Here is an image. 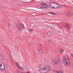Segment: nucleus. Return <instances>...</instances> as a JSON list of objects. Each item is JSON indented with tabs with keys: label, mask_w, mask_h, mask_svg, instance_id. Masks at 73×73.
<instances>
[{
	"label": "nucleus",
	"mask_w": 73,
	"mask_h": 73,
	"mask_svg": "<svg viewBox=\"0 0 73 73\" xmlns=\"http://www.w3.org/2000/svg\"><path fill=\"white\" fill-rule=\"evenodd\" d=\"M60 63V61L59 59H56L55 58L52 59L51 60V63L54 65H58Z\"/></svg>",
	"instance_id": "obj_3"
},
{
	"label": "nucleus",
	"mask_w": 73,
	"mask_h": 73,
	"mask_svg": "<svg viewBox=\"0 0 73 73\" xmlns=\"http://www.w3.org/2000/svg\"><path fill=\"white\" fill-rule=\"evenodd\" d=\"M9 70L8 71H6V73H9Z\"/></svg>",
	"instance_id": "obj_26"
},
{
	"label": "nucleus",
	"mask_w": 73,
	"mask_h": 73,
	"mask_svg": "<svg viewBox=\"0 0 73 73\" xmlns=\"http://www.w3.org/2000/svg\"><path fill=\"white\" fill-rule=\"evenodd\" d=\"M21 27H23L24 28V25L22 24H21Z\"/></svg>",
	"instance_id": "obj_22"
},
{
	"label": "nucleus",
	"mask_w": 73,
	"mask_h": 73,
	"mask_svg": "<svg viewBox=\"0 0 73 73\" xmlns=\"http://www.w3.org/2000/svg\"><path fill=\"white\" fill-rule=\"evenodd\" d=\"M64 49H63V48H62L60 49V53H61V54H62V53H63V52H64Z\"/></svg>",
	"instance_id": "obj_15"
},
{
	"label": "nucleus",
	"mask_w": 73,
	"mask_h": 73,
	"mask_svg": "<svg viewBox=\"0 0 73 73\" xmlns=\"http://www.w3.org/2000/svg\"><path fill=\"white\" fill-rule=\"evenodd\" d=\"M51 13H52V15H55V14L53 12H51Z\"/></svg>",
	"instance_id": "obj_25"
},
{
	"label": "nucleus",
	"mask_w": 73,
	"mask_h": 73,
	"mask_svg": "<svg viewBox=\"0 0 73 73\" xmlns=\"http://www.w3.org/2000/svg\"><path fill=\"white\" fill-rule=\"evenodd\" d=\"M44 64H40L38 66V69L39 72L41 73H46L48 72L49 70H51V68H49L48 67H44Z\"/></svg>",
	"instance_id": "obj_1"
},
{
	"label": "nucleus",
	"mask_w": 73,
	"mask_h": 73,
	"mask_svg": "<svg viewBox=\"0 0 73 73\" xmlns=\"http://www.w3.org/2000/svg\"><path fill=\"white\" fill-rule=\"evenodd\" d=\"M33 31V30L32 29H29V32H32Z\"/></svg>",
	"instance_id": "obj_17"
},
{
	"label": "nucleus",
	"mask_w": 73,
	"mask_h": 73,
	"mask_svg": "<svg viewBox=\"0 0 73 73\" xmlns=\"http://www.w3.org/2000/svg\"><path fill=\"white\" fill-rule=\"evenodd\" d=\"M19 68L20 69V70H23V67H19Z\"/></svg>",
	"instance_id": "obj_19"
},
{
	"label": "nucleus",
	"mask_w": 73,
	"mask_h": 73,
	"mask_svg": "<svg viewBox=\"0 0 73 73\" xmlns=\"http://www.w3.org/2000/svg\"><path fill=\"white\" fill-rule=\"evenodd\" d=\"M41 5H42V7H43V6L44 5V3H42L41 4Z\"/></svg>",
	"instance_id": "obj_24"
},
{
	"label": "nucleus",
	"mask_w": 73,
	"mask_h": 73,
	"mask_svg": "<svg viewBox=\"0 0 73 73\" xmlns=\"http://www.w3.org/2000/svg\"><path fill=\"white\" fill-rule=\"evenodd\" d=\"M58 6H59V5L57 4V3H54V8H57L58 7Z\"/></svg>",
	"instance_id": "obj_8"
},
{
	"label": "nucleus",
	"mask_w": 73,
	"mask_h": 73,
	"mask_svg": "<svg viewBox=\"0 0 73 73\" xmlns=\"http://www.w3.org/2000/svg\"><path fill=\"white\" fill-rule=\"evenodd\" d=\"M41 46H42V45L41 44H39V46L40 47H41Z\"/></svg>",
	"instance_id": "obj_28"
},
{
	"label": "nucleus",
	"mask_w": 73,
	"mask_h": 73,
	"mask_svg": "<svg viewBox=\"0 0 73 73\" xmlns=\"http://www.w3.org/2000/svg\"><path fill=\"white\" fill-rule=\"evenodd\" d=\"M9 24L8 25L9 27V26L10 25V23H9Z\"/></svg>",
	"instance_id": "obj_31"
},
{
	"label": "nucleus",
	"mask_w": 73,
	"mask_h": 73,
	"mask_svg": "<svg viewBox=\"0 0 73 73\" xmlns=\"http://www.w3.org/2000/svg\"><path fill=\"white\" fill-rule=\"evenodd\" d=\"M54 3H51L49 5V7L50 8H54Z\"/></svg>",
	"instance_id": "obj_7"
},
{
	"label": "nucleus",
	"mask_w": 73,
	"mask_h": 73,
	"mask_svg": "<svg viewBox=\"0 0 73 73\" xmlns=\"http://www.w3.org/2000/svg\"><path fill=\"white\" fill-rule=\"evenodd\" d=\"M61 7H62L61 5H59L58 7H59V8Z\"/></svg>",
	"instance_id": "obj_27"
},
{
	"label": "nucleus",
	"mask_w": 73,
	"mask_h": 73,
	"mask_svg": "<svg viewBox=\"0 0 73 73\" xmlns=\"http://www.w3.org/2000/svg\"><path fill=\"white\" fill-rule=\"evenodd\" d=\"M30 2H31L29 1V2H24V3H30Z\"/></svg>",
	"instance_id": "obj_29"
},
{
	"label": "nucleus",
	"mask_w": 73,
	"mask_h": 73,
	"mask_svg": "<svg viewBox=\"0 0 73 73\" xmlns=\"http://www.w3.org/2000/svg\"><path fill=\"white\" fill-rule=\"evenodd\" d=\"M73 13L71 12H68L67 13V15L68 16H71V15H73Z\"/></svg>",
	"instance_id": "obj_9"
},
{
	"label": "nucleus",
	"mask_w": 73,
	"mask_h": 73,
	"mask_svg": "<svg viewBox=\"0 0 73 73\" xmlns=\"http://www.w3.org/2000/svg\"><path fill=\"white\" fill-rule=\"evenodd\" d=\"M48 42H50L51 41V40L50 39H48L47 40Z\"/></svg>",
	"instance_id": "obj_23"
},
{
	"label": "nucleus",
	"mask_w": 73,
	"mask_h": 73,
	"mask_svg": "<svg viewBox=\"0 0 73 73\" xmlns=\"http://www.w3.org/2000/svg\"><path fill=\"white\" fill-rule=\"evenodd\" d=\"M5 68L4 66H2V65H1V66L0 68V70H4Z\"/></svg>",
	"instance_id": "obj_12"
},
{
	"label": "nucleus",
	"mask_w": 73,
	"mask_h": 73,
	"mask_svg": "<svg viewBox=\"0 0 73 73\" xmlns=\"http://www.w3.org/2000/svg\"><path fill=\"white\" fill-rule=\"evenodd\" d=\"M37 51L38 52V54L40 55V54H41L42 53V50L41 49V48H38L37 50Z\"/></svg>",
	"instance_id": "obj_5"
},
{
	"label": "nucleus",
	"mask_w": 73,
	"mask_h": 73,
	"mask_svg": "<svg viewBox=\"0 0 73 73\" xmlns=\"http://www.w3.org/2000/svg\"><path fill=\"white\" fill-rule=\"evenodd\" d=\"M3 60H4V58L2 56H0V60L2 61Z\"/></svg>",
	"instance_id": "obj_14"
},
{
	"label": "nucleus",
	"mask_w": 73,
	"mask_h": 73,
	"mask_svg": "<svg viewBox=\"0 0 73 73\" xmlns=\"http://www.w3.org/2000/svg\"><path fill=\"white\" fill-rule=\"evenodd\" d=\"M63 62L66 66H69V61L68 59V58L67 56H66L63 58Z\"/></svg>",
	"instance_id": "obj_2"
},
{
	"label": "nucleus",
	"mask_w": 73,
	"mask_h": 73,
	"mask_svg": "<svg viewBox=\"0 0 73 73\" xmlns=\"http://www.w3.org/2000/svg\"><path fill=\"white\" fill-rule=\"evenodd\" d=\"M36 8L38 9H42V8H43V7H36Z\"/></svg>",
	"instance_id": "obj_20"
},
{
	"label": "nucleus",
	"mask_w": 73,
	"mask_h": 73,
	"mask_svg": "<svg viewBox=\"0 0 73 73\" xmlns=\"http://www.w3.org/2000/svg\"><path fill=\"white\" fill-rule=\"evenodd\" d=\"M56 73H64V70H59L56 71Z\"/></svg>",
	"instance_id": "obj_11"
},
{
	"label": "nucleus",
	"mask_w": 73,
	"mask_h": 73,
	"mask_svg": "<svg viewBox=\"0 0 73 73\" xmlns=\"http://www.w3.org/2000/svg\"><path fill=\"white\" fill-rule=\"evenodd\" d=\"M3 67H4V70H5V71H8L9 70V69H8V67H7V65L6 64H3Z\"/></svg>",
	"instance_id": "obj_6"
},
{
	"label": "nucleus",
	"mask_w": 73,
	"mask_h": 73,
	"mask_svg": "<svg viewBox=\"0 0 73 73\" xmlns=\"http://www.w3.org/2000/svg\"><path fill=\"white\" fill-rule=\"evenodd\" d=\"M71 56L72 57H73V54H71Z\"/></svg>",
	"instance_id": "obj_30"
},
{
	"label": "nucleus",
	"mask_w": 73,
	"mask_h": 73,
	"mask_svg": "<svg viewBox=\"0 0 73 73\" xmlns=\"http://www.w3.org/2000/svg\"><path fill=\"white\" fill-rule=\"evenodd\" d=\"M18 30H21V29L20 27H18Z\"/></svg>",
	"instance_id": "obj_21"
},
{
	"label": "nucleus",
	"mask_w": 73,
	"mask_h": 73,
	"mask_svg": "<svg viewBox=\"0 0 73 73\" xmlns=\"http://www.w3.org/2000/svg\"><path fill=\"white\" fill-rule=\"evenodd\" d=\"M69 25V24L67 23H65L64 25V27H68L67 28L69 30H70L71 29V26Z\"/></svg>",
	"instance_id": "obj_4"
},
{
	"label": "nucleus",
	"mask_w": 73,
	"mask_h": 73,
	"mask_svg": "<svg viewBox=\"0 0 73 73\" xmlns=\"http://www.w3.org/2000/svg\"><path fill=\"white\" fill-rule=\"evenodd\" d=\"M20 27V24H17L16 25L17 28H19V27Z\"/></svg>",
	"instance_id": "obj_16"
},
{
	"label": "nucleus",
	"mask_w": 73,
	"mask_h": 73,
	"mask_svg": "<svg viewBox=\"0 0 73 73\" xmlns=\"http://www.w3.org/2000/svg\"><path fill=\"white\" fill-rule=\"evenodd\" d=\"M26 73H30L29 72H27Z\"/></svg>",
	"instance_id": "obj_32"
},
{
	"label": "nucleus",
	"mask_w": 73,
	"mask_h": 73,
	"mask_svg": "<svg viewBox=\"0 0 73 73\" xmlns=\"http://www.w3.org/2000/svg\"><path fill=\"white\" fill-rule=\"evenodd\" d=\"M16 65H17V66H18V67H19V68H20V66H19V64L17 62L16 63Z\"/></svg>",
	"instance_id": "obj_18"
},
{
	"label": "nucleus",
	"mask_w": 73,
	"mask_h": 73,
	"mask_svg": "<svg viewBox=\"0 0 73 73\" xmlns=\"http://www.w3.org/2000/svg\"><path fill=\"white\" fill-rule=\"evenodd\" d=\"M18 72L17 71V72Z\"/></svg>",
	"instance_id": "obj_33"
},
{
	"label": "nucleus",
	"mask_w": 73,
	"mask_h": 73,
	"mask_svg": "<svg viewBox=\"0 0 73 73\" xmlns=\"http://www.w3.org/2000/svg\"><path fill=\"white\" fill-rule=\"evenodd\" d=\"M48 5H46L45 3H44L42 7H43H43H44V8H45V9H48Z\"/></svg>",
	"instance_id": "obj_10"
},
{
	"label": "nucleus",
	"mask_w": 73,
	"mask_h": 73,
	"mask_svg": "<svg viewBox=\"0 0 73 73\" xmlns=\"http://www.w3.org/2000/svg\"><path fill=\"white\" fill-rule=\"evenodd\" d=\"M48 35L50 36L52 35V32L50 31H48L47 33Z\"/></svg>",
	"instance_id": "obj_13"
}]
</instances>
